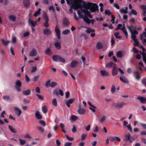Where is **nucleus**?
<instances>
[{"instance_id": "1", "label": "nucleus", "mask_w": 146, "mask_h": 146, "mask_svg": "<svg viewBox=\"0 0 146 146\" xmlns=\"http://www.w3.org/2000/svg\"><path fill=\"white\" fill-rule=\"evenodd\" d=\"M82 3H83V7L86 9H90L92 13L95 12L96 11H99L98 6L96 3L91 2H88L87 3L83 0H80L78 1L76 3L73 4L72 6L70 7L69 11L71 13L72 12V8H74L75 10H77L79 8V7H82V5L81 4Z\"/></svg>"}, {"instance_id": "2", "label": "nucleus", "mask_w": 146, "mask_h": 146, "mask_svg": "<svg viewBox=\"0 0 146 146\" xmlns=\"http://www.w3.org/2000/svg\"><path fill=\"white\" fill-rule=\"evenodd\" d=\"M133 138L129 133L125 134V135L124 140L126 142H129L130 143H132L133 140Z\"/></svg>"}, {"instance_id": "3", "label": "nucleus", "mask_w": 146, "mask_h": 146, "mask_svg": "<svg viewBox=\"0 0 146 146\" xmlns=\"http://www.w3.org/2000/svg\"><path fill=\"white\" fill-rule=\"evenodd\" d=\"M43 17L45 21L44 23V25L45 27H48L49 26V24L48 22L49 21V19L48 15L46 12H44L43 14Z\"/></svg>"}, {"instance_id": "4", "label": "nucleus", "mask_w": 146, "mask_h": 146, "mask_svg": "<svg viewBox=\"0 0 146 146\" xmlns=\"http://www.w3.org/2000/svg\"><path fill=\"white\" fill-rule=\"evenodd\" d=\"M22 86V82L19 80H17L15 83V88L18 92H20L21 91V90L20 89Z\"/></svg>"}, {"instance_id": "5", "label": "nucleus", "mask_w": 146, "mask_h": 146, "mask_svg": "<svg viewBox=\"0 0 146 146\" xmlns=\"http://www.w3.org/2000/svg\"><path fill=\"white\" fill-rule=\"evenodd\" d=\"M125 104L123 102L115 103L113 104V106L116 108H121Z\"/></svg>"}, {"instance_id": "6", "label": "nucleus", "mask_w": 146, "mask_h": 146, "mask_svg": "<svg viewBox=\"0 0 146 146\" xmlns=\"http://www.w3.org/2000/svg\"><path fill=\"white\" fill-rule=\"evenodd\" d=\"M118 68L116 65L113 66V69L111 71V74L113 76L116 75L118 74Z\"/></svg>"}, {"instance_id": "7", "label": "nucleus", "mask_w": 146, "mask_h": 146, "mask_svg": "<svg viewBox=\"0 0 146 146\" xmlns=\"http://www.w3.org/2000/svg\"><path fill=\"white\" fill-rule=\"evenodd\" d=\"M55 31L57 36V38L58 40L60 39V29L58 27V25L57 24L55 28Z\"/></svg>"}, {"instance_id": "8", "label": "nucleus", "mask_w": 146, "mask_h": 146, "mask_svg": "<svg viewBox=\"0 0 146 146\" xmlns=\"http://www.w3.org/2000/svg\"><path fill=\"white\" fill-rule=\"evenodd\" d=\"M133 75L137 80H139L140 79L141 77L140 76L139 73L138 71H135L133 72Z\"/></svg>"}, {"instance_id": "9", "label": "nucleus", "mask_w": 146, "mask_h": 146, "mask_svg": "<svg viewBox=\"0 0 146 146\" xmlns=\"http://www.w3.org/2000/svg\"><path fill=\"white\" fill-rule=\"evenodd\" d=\"M74 98H71L67 101L66 102V104L68 108L70 107V104H72L74 101Z\"/></svg>"}, {"instance_id": "10", "label": "nucleus", "mask_w": 146, "mask_h": 146, "mask_svg": "<svg viewBox=\"0 0 146 146\" xmlns=\"http://www.w3.org/2000/svg\"><path fill=\"white\" fill-rule=\"evenodd\" d=\"M54 45L57 49L58 50L60 49L61 48L60 40L59 41L58 39L57 40V42L54 43Z\"/></svg>"}, {"instance_id": "11", "label": "nucleus", "mask_w": 146, "mask_h": 146, "mask_svg": "<svg viewBox=\"0 0 146 146\" xmlns=\"http://www.w3.org/2000/svg\"><path fill=\"white\" fill-rule=\"evenodd\" d=\"M52 33L51 31L49 29H46L43 30L44 35H50Z\"/></svg>"}, {"instance_id": "12", "label": "nucleus", "mask_w": 146, "mask_h": 146, "mask_svg": "<svg viewBox=\"0 0 146 146\" xmlns=\"http://www.w3.org/2000/svg\"><path fill=\"white\" fill-rule=\"evenodd\" d=\"M138 100H139L141 103L145 104L146 102V98L141 96H138L137 98Z\"/></svg>"}, {"instance_id": "13", "label": "nucleus", "mask_w": 146, "mask_h": 146, "mask_svg": "<svg viewBox=\"0 0 146 146\" xmlns=\"http://www.w3.org/2000/svg\"><path fill=\"white\" fill-rule=\"evenodd\" d=\"M23 4L24 6L26 8H28L30 5V0H24Z\"/></svg>"}, {"instance_id": "14", "label": "nucleus", "mask_w": 146, "mask_h": 146, "mask_svg": "<svg viewBox=\"0 0 146 146\" xmlns=\"http://www.w3.org/2000/svg\"><path fill=\"white\" fill-rule=\"evenodd\" d=\"M63 23L64 25L66 26H68L70 24L68 20L66 18L63 19Z\"/></svg>"}, {"instance_id": "15", "label": "nucleus", "mask_w": 146, "mask_h": 146, "mask_svg": "<svg viewBox=\"0 0 146 146\" xmlns=\"http://www.w3.org/2000/svg\"><path fill=\"white\" fill-rule=\"evenodd\" d=\"M14 110L15 111L16 114H17L18 116H19L21 113V110L19 108L16 107L14 108Z\"/></svg>"}, {"instance_id": "16", "label": "nucleus", "mask_w": 146, "mask_h": 146, "mask_svg": "<svg viewBox=\"0 0 146 146\" xmlns=\"http://www.w3.org/2000/svg\"><path fill=\"white\" fill-rule=\"evenodd\" d=\"M37 54L36 50L35 48H33L30 52L29 55L31 56H34L36 55Z\"/></svg>"}, {"instance_id": "17", "label": "nucleus", "mask_w": 146, "mask_h": 146, "mask_svg": "<svg viewBox=\"0 0 146 146\" xmlns=\"http://www.w3.org/2000/svg\"><path fill=\"white\" fill-rule=\"evenodd\" d=\"M28 22L29 24H31V25L33 27H35L36 25L37 21H36L35 22H34L33 21L31 20L30 19V17L28 19Z\"/></svg>"}, {"instance_id": "18", "label": "nucleus", "mask_w": 146, "mask_h": 146, "mask_svg": "<svg viewBox=\"0 0 146 146\" xmlns=\"http://www.w3.org/2000/svg\"><path fill=\"white\" fill-rule=\"evenodd\" d=\"M35 115L38 119H41L42 118V116L40 114V113L38 110L36 111Z\"/></svg>"}, {"instance_id": "19", "label": "nucleus", "mask_w": 146, "mask_h": 146, "mask_svg": "<svg viewBox=\"0 0 146 146\" xmlns=\"http://www.w3.org/2000/svg\"><path fill=\"white\" fill-rule=\"evenodd\" d=\"M116 65L114 63H113L112 62H110L108 63L106 65V68H111V67H113V66H115V65Z\"/></svg>"}, {"instance_id": "20", "label": "nucleus", "mask_w": 146, "mask_h": 146, "mask_svg": "<svg viewBox=\"0 0 146 146\" xmlns=\"http://www.w3.org/2000/svg\"><path fill=\"white\" fill-rule=\"evenodd\" d=\"M119 78L120 80L123 82L125 83H128L129 81L126 77L124 76H123L122 77H120Z\"/></svg>"}, {"instance_id": "21", "label": "nucleus", "mask_w": 146, "mask_h": 146, "mask_svg": "<svg viewBox=\"0 0 146 146\" xmlns=\"http://www.w3.org/2000/svg\"><path fill=\"white\" fill-rule=\"evenodd\" d=\"M78 64V62L76 60L72 61L71 63L70 66L72 68H74L77 66Z\"/></svg>"}, {"instance_id": "22", "label": "nucleus", "mask_w": 146, "mask_h": 146, "mask_svg": "<svg viewBox=\"0 0 146 146\" xmlns=\"http://www.w3.org/2000/svg\"><path fill=\"white\" fill-rule=\"evenodd\" d=\"M85 28L88 29L86 30V32L88 33L89 34L90 33H94L95 32V30L92 29L91 28L87 27H85Z\"/></svg>"}, {"instance_id": "23", "label": "nucleus", "mask_w": 146, "mask_h": 146, "mask_svg": "<svg viewBox=\"0 0 146 146\" xmlns=\"http://www.w3.org/2000/svg\"><path fill=\"white\" fill-rule=\"evenodd\" d=\"M78 113L80 115H83L85 112V110L83 109L80 108L78 110Z\"/></svg>"}, {"instance_id": "24", "label": "nucleus", "mask_w": 146, "mask_h": 146, "mask_svg": "<svg viewBox=\"0 0 146 146\" xmlns=\"http://www.w3.org/2000/svg\"><path fill=\"white\" fill-rule=\"evenodd\" d=\"M103 45L100 42H98L96 44V48L97 49L100 50L102 48Z\"/></svg>"}, {"instance_id": "25", "label": "nucleus", "mask_w": 146, "mask_h": 146, "mask_svg": "<svg viewBox=\"0 0 146 146\" xmlns=\"http://www.w3.org/2000/svg\"><path fill=\"white\" fill-rule=\"evenodd\" d=\"M60 56L58 55H54L52 57V59L55 62L59 60Z\"/></svg>"}, {"instance_id": "26", "label": "nucleus", "mask_w": 146, "mask_h": 146, "mask_svg": "<svg viewBox=\"0 0 146 146\" xmlns=\"http://www.w3.org/2000/svg\"><path fill=\"white\" fill-rule=\"evenodd\" d=\"M101 73L103 76H109V74L106 71L102 70L101 71Z\"/></svg>"}, {"instance_id": "27", "label": "nucleus", "mask_w": 146, "mask_h": 146, "mask_svg": "<svg viewBox=\"0 0 146 146\" xmlns=\"http://www.w3.org/2000/svg\"><path fill=\"white\" fill-rule=\"evenodd\" d=\"M45 53L48 55H50L52 53V51L49 48H47L45 51Z\"/></svg>"}, {"instance_id": "28", "label": "nucleus", "mask_w": 146, "mask_h": 146, "mask_svg": "<svg viewBox=\"0 0 146 146\" xmlns=\"http://www.w3.org/2000/svg\"><path fill=\"white\" fill-rule=\"evenodd\" d=\"M41 9L40 8H39L38 10L33 15L34 17H36L39 15L40 13V11L41 10Z\"/></svg>"}, {"instance_id": "29", "label": "nucleus", "mask_w": 146, "mask_h": 146, "mask_svg": "<svg viewBox=\"0 0 146 146\" xmlns=\"http://www.w3.org/2000/svg\"><path fill=\"white\" fill-rule=\"evenodd\" d=\"M9 129L12 132L14 133H17V131L16 129L13 128L11 126L9 125Z\"/></svg>"}, {"instance_id": "30", "label": "nucleus", "mask_w": 146, "mask_h": 146, "mask_svg": "<svg viewBox=\"0 0 146 146\" xmlns=\"http://www.w3.org/2000/svg\"><path fill=\"white\" fill-rule=\"evenodd\" d=\"M42 111L44 113H46L47 112L48 109L45 106H44L42 107Z\"/></svg>"}, {"instance_id": "31", "label": "nucleus", "mask_w": 146, "mask_h": 146, "mask_svg": "<svg viewBox=\"0 0 146 146\" xmlns=\"http://www.w3.org/2000/svg\"><path fill=\"white\" fill-rule=\"evenodd\" d=\"M9 19L12 20L13 22H15L16 21V17L13 15H11L9 17Z\"/></svg>"}, {"instance_id": "32", "label": "nucleus", "mask_w": 146, "mask_h": 146, "mask_svg": "<svg viewBox=\"0 0 146 146\" xmlns=\"http://www.w3.org/2000/svg\"><path fill=\"white\" fill-rule=\"evenodd\" d=\"M31 93V90L30 89H28L25 92L23 91V94L25 95H29Z\"/></svg>"}, {"instance_id": "33", "label": "nucleus", "mask_w": 146, "mask_h": 146, "mask_svg": "<svg viewBox=\"0 0 146 146\" xmlns=\"http://www.w3.org/2000/svg\"><path fill=\"white\" fill-rule=\"evenodd\" d=\"M70 31L69 29H66L63 31L62 34L64 35H67L70 33Z\"/></svg>"}, {"instance_id": "34", "label": "nucleus", "mask_w": 146, "mask_h": 146, "mask_svg": "<svg viewBox=\"0 0 146 146\" xmlns=\"http://www.w3.org/2000/svg\"><path fill=\"white\" fill-rule=\"evenodd\" d=\"M119 34V33L116 32L115 33L114 35L115 36V38L118 39H120L121 38V36H119L118 35Z\"/></svg>"}, {"instance_id": "35", "label": "nucleus", "mask_w": 146, "mask_h": 146, "mask_svg": "<svg viewBox=\"0 0 146 146\" xmlns=\"http://www.w3.org/2000/svg\"><path fill=\"white\" fill-rule=\"evenodd\" d=\"M105 13L106 15H108L109 16L112 15V13L109 10H106L105 11Z\"/></svg>"}, {"instance_id": "36", "label": "nucleus", "mask_w": 146, "mask_h": 146, "mask_svg": "<svg viewBox=\"0 0 146 146\" xmlns=\"http://www.w3.org/2000/svg\"><path fill=\"white\" fill-rule=\"evenodd\" d=\"M126 27L130 31V32H132V29H133V28L134 29H135V28L134 27V26L133 25H131L130 26L127 25Z\"/></svg>"}, {"instance_id": "37", "label": "nucleus", "mask_w": 146, "mask_h": 146, "mask_svg": "<svg viewBox=\"0 0 146 146\" xmlns=\"http://www.w3.org/2000/svg\"><path fill=\"white\" fill-rule=\"evenodd\" d=\"M52 104L55 106H57V100L56 98H54L52 101Z\"/></svg>"}, {"instance_id": "38", "label": "nucleus", "mask_w": 146, "mask_h": 146, "mask_svg": "<svg viewBox=\"0 0 146 146\" xmlns=\"http://www.w3.org/2000/svg\"><path fill=\"white\" fill-rule=\"evenodd\" d=\"M3 44L5 45H8L9 43V41L8 40L5 41L4 39H2L1 40Z\"/></svg>"}, {"instance_id": "39", "label": "nucleus", "mask_w": 146, "mask_h": 146, "mask_svg": "<svg viewBox=\"0 0 146 146\" xmlns=\"http://www.w3.org/2000/svg\"><path fill=\"white\" fill-rule=\"evenodd\" d=\"M115 91V87L114 85H112L111 90V92L112 93H114Z\"/></svg>"}, {"instance_id": "40", "label": "nucleus", "mask_w": 146, "mask_h": 146, "mask_svg": "<svg viewBox=\"0 0 146 146\" xmlns=\"http://www.w3.org/2000/svg\"><path fill=\"white\" fill-rule=\"evenodd\" d=\"M50 80L49 79L47 82H46V86L47 88H48L50 86Z\"/></svg>"}, {"instance_id": "41", "label": "nucleus", "mask_w": 146, "mask_h": 146, "mask_svg": "<svg viewBox=\"0 0 146 146\" xmlns=\"http://www.w3.org/2000/svg\"><path fill=\"white\" fill-rule=\"evenodd\" d=\"M70 118L71 119L74 121H75L78 119V117L76 116L73 115H71Z\"/></svg>"}, {"instance_id": "42", "label": "nucleus", "mask_w": 146, "mask_h": 146, "mask_svg": "<svg viewBox=\"0 0 146 146\" xmlns=\"http://www.w3.org/2000/svg\"><path fill=\"white\" fill-rule=\"evenodd\" d=\"M57 84L56 82H52L51 83L50 86L52 88H54L57 85Z\"/></svg>"}, {"instance_id": "43", "label": "nucleus", "mask_w": 146, "mask_h": 146, "mask_svg": "<svg viewBox=\"0 0 146 146\" xmlns=\"http://www.w3.org/2000/svg\"><path fill=\"white\" fill-rule=\"evenodd\" d=\"M142 58L143 61L146 64V53H143L142 56Z\"/></svg>"}, {"instance_id": "44", "label": "nucleus", "mask_w": 146, "mask_h": 146, "mask_svg": "<svg viewBox=\"0 0 146 146\" xmlns=\"http://www.w3.org/2000/svg\"><path fill=\"white\" fill-rule=\"evenodd\" d=\"M106 117L104 115L103 116L101 119H100V123H102L106 119Z\"/></svg>"}, {"instance_id": "45", "label": "nucleus", "mask_w": 146, "mask_h": 146, "mask_svg": "<svg viewBox=\"0 0 146 146\" xmlns=\"http://www.w3.org/2000/svg\"><path fill=\"white\" fill-rule=\"evenodd\" d=\"M117 57L121 58L122 56V54L121 51H119L117 53Z\"/></svg>"}, {"instance_id": "46", "label": "nucleus", "mask_w": 146, "mask_h": 146, "mask_svg": "<svg viewBox=\"0 0 146 146\" xmlns=\"http://www.w3.org/2000/svg\"><path fill=\"white\" fill-rule=\"evenodd\" d=\"M86 134H83L81 135V140L82 141L85 140L86 138Z\"/></svg>"}, {"instance_id": "47", "label": "nucleus", "mask_w": 146, "mask_h": 146, "mask_svg": "<svg viewBox=\"0 0 146 146\" xmlns=\"http://www.w3.org/2000/svg\"><path fill=\"white\" fill-rule=\"evenodd\" d=\"M84 20V21H85L86 20H90V19L86 16H84L83 15H82V17Z\"/></svg>"}, {"instance_id": "48", "label": "nucleus", "mask_w": 146, "mask_h": 146, "mask_svg": "<svg viewBox=\"0 0 146 146\" xmlns=\"http://www.w3.org/2000/svg\"><path fill=\"white\" fill-rule=\"evenodd\" d=\"M35 95L37 96L38 97L39 99L40 100H43L44 99L43 96L40 95L36 94Z\"/></svg>"}, {"instance_id": "49", "label": "nucleus", "mask_w": 146, "mask_h": 146, "mask_svg": "<svg viewBox=\"0 0 146 146\" xmlns=\"http://www.w3.org/2000/svg\"><path fill=\"white\" fill-rule=\"evenodd\" d=\"M20 143L21 145H23L25 143L26 141L25 140L21 139H19Z\"/></svg>"}, {"instance_id": "50", "label": "nucleus", "mask_w": 146, "mask_h": 146, "mask_svg": "<svg viewBox=\"0 0 146 146\" xmlns=\"http://www.w3.org/2000/svg\"><path fill=\"white\" fill-rule=\"evenodd\" d=\"M120 12L122 13H127V11L124 8H122L120 10Z\"/></svg>"}, {"instance_id": "51", "label": "nucleus", "mask_w": 146, "mask_h": 146, "mask_svg": "<svg viewBox=\"0 0 146 146\" xmlns=\"http://www.w3.org/2000/svg\"><path fill=\"white\" fill-rule=\"evenodd\" d=\"M39 123L41 125H43L44 127L46 126L45 122L43 120H40L39 121Z\"/></svg>"}, {"instance_id": "52", "label": "nucleus", "mask_w": 146, "mask_h": 146, "mask_svg": "<svg viewBox=\"0 0 146 146\" xmlns=\"http://www.w3.org/2000/svg\"><path fill=\"white\" fill-rule=\"evenodd\" d=\"M127 127L128 130L130 132H131L132 131V129L131 126L130 124H129L127 126Z\"/></svg>"}, {"instance_id": "53", "label": "nucleus", "mask_w": 146, "mask_h": 146, "mask_svg": "<svg viewBox=\"0 0 146 146\" xmlns=\"http://www.w3.org/2000/svg\"><path fill=\"white\" fill-rule=\"evenodd\" d=\"M3 98L5 100H8L9 99L10 97L8 95L4 96L3 97Z\"/></svg>"}, {"instance_id": "54", "label": "nucleus", "mask_w": 146, "mask_h": 146, "mask_svg": "<svg viewBox=\"0 0 146 146\" xmlns=\"http://www.w3.org/2000/svg\"><path fill=\"white\" fill-rule=\"evenodd\" d=\"M59 58V61L63 63H65L66 62V60L64 58L61 57L60 56Z\"/></svg>"}, {"instance_id": "55", "label": "nucleus", "mask_w": 146, "mask_h": 146, "mask_svg": "<svg viewBox=\"0 0 146 146\" xmlns=\"http://www.w3.org/2000/svg\"><path fill=\"white\" fill-rule=\"evenodd\" d=\"M122 31L123 32L124 34H125L126 37L127 38H128V33H127V30H122Z\"/></svg>"}, {"instance_id": "56", "label": "nucleus", "mask_w": 146, "mask_h": 146, "mask_svg": "<svg viewBox=\"0 0 146 146\" xmlns=\"http://www.w3.org/2000/svg\"><path fill=\"white\" fill-rule=\"evenodd\" d=\"M73 128L72 129V131L73 133H75L77 131V129L75 126L74 125L73 126Z\"/></svg>"}, {"instance_id": "57", "label": "nucleus", "mask_w": 146, "mask_h": 146, "mask_svg": "<svg viewBox=\"0 0 146 146\" xmlns=\"http://www.w3.org/2000/svg\"><path fill=\"white\" fill-rule=\"evenodd\" d=\"M134 41L135 42V43L133 44V45L136 46H138L139 45V43L137 40Z\"/></svg>"}, {"instance_id": "58", "label": "nucleus", "mask_w": 146, "mask_h": 146, "mask_svg": "<svg viewBox=\"0 0 146 146\" xmlns=\"http://www.w3.org/2000/svg\"><path fill=\"white\" fill-rule=\"evenodd\" d=\"M32 70H31V72H34L36 71L37 70V68L36 66H34V67H32Z\"/></svg>"}, {"instance_id": "59", "label": "nucleus", "mask_w": 146, "mask_h": 146, "mask_svg": "<svg viewBox=\"0 0 146 146\" xmlns=\"http://www.w3.org/2000/svg\"><path fill=\"white\" fill-rule=\"evenodd\" d=\"M66 138L69 141H72L74 140V139L72 137H69L67 135H66Z\"/></svg>"}, {"instance_id": "60", "label": "nucleus", "mask_w": 146, "mask_h": 146, "mask_svg": "<svg viewBox=\"0 0 146 146\" xmlns=\"http://www.w3.org/2000/svg\"><path fill=\"white\" fill-rule=\"evenodd\" d=\"M131 12L133 15H136L137 14V12L134 9L131 10Z\"/></svg>"}, {"instance_id": "61", "label": "nucleus", "mask_w": 146, "mask_h": 146, "mask_svg": "<svg viewBox=\"0 0 146 146\" xmlns=\"http://www.w3.org/2000/svg\"><path fill=\"white\" fill-rule=\"evenodd\" d=\"M70 94V92L69 91L65 93V97L66 98H68L69 97Z\"/></svg>"}, {"instance_id": "62", "label": "nucleus", "mask_w": 146, "mask_h": 146, "mask_svg": "<svg viewBox=\"0 0 146 146\" xmlns=\"http://www.w3.org/2000/svg\"><path fill=\"white\" fill-rule=\"evenodd\" d=\"M136 36L135 35H133V34H131V38L134 41H135L136 40H137L136 38Z\"/></svg>"}, {"instance_id": "63", "label": "nucleus", "mask_w": 146, "mask_h": 146, "mask_svg": "<svg viewBox=\"0 0 146 146\" xmlns=\"http://www.w3.org/2000/svg\"><path fill=\"white\" fill-rule=\"evenodd\" d=\"M109 139L111 141L113 142L115 140V137H109Z\"/></svg>"}, {"instance_id": "64", "label": "nucleus", "mask_w": 146, "mask_h": 146, "mask_svg": "<svg viewBox=\"0 0 146 146\" xmlns=\"http://www.w3.org/2000/svg\"><path fill=\"white\" fill-rule=\"evenodd\" d=\"M140 125L142 126L143 129L146 130V124L141 123Z\"/></svg>"}]
</instances>
